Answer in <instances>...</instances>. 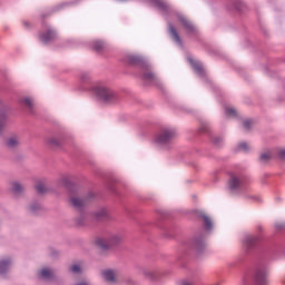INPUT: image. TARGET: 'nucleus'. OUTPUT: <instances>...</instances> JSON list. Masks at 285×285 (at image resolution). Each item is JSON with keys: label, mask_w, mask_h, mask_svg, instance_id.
I'll use <instances>...</instances> for the list:
<instances>
[{"label": "nucleus", "mask_w": 285, "mask_h": 285, "mask_svg": "<svg viewBox=\"0 0 285 285\" xmlns=\"http://www.w3.org/2000/svg\"><path fill=\"white\" fill-rule=\"evenodd\" d=\"M60 183L69 193L71 194L69 203L71 204L72 208H75L78 212L86 210V206L90 204L91 202H95V193L88 191L87 194L79 193V188L77 185H75L72 181H70V178L68 176H63L60 179Z\"/></svg>", "instance_id": "obj_1"}, {"label": "nucleus", "mask_w": 285, "mask_h": 285, "mask_svg": "<svg viewBox=\"0 0 285 285\" xmlns=\"http://www.w3.org/2000/svg\"><path fill=\"white\" fill-rule=\"evenodd\" d=\"M126 63L134 66L135 68H139L141 79H144V81L156 83L160 90H164V83L159 81V78H157V75H155V71H153V66L148 59H146V57L139 55H128L126 57Z\"/></svg>", "instance_id": "obj_2"}, {"label": "nucleus", "mask_w": 285, "mask_h": 285, "mask_svg": "<svg viewBox=\"0 0 285 285\" xmlns=\"http://www.w3.org/2000/svg\"><path fill=\"white\" fill-rule=\"evenodd\" d=\"M175 139H177V129L165 127L155 137V145L161 150H173L175 148Z\"/></svg>", "instance_id": "obj_3"}, {"label": "nucleus", "mask_w": 285, "mask_h": 285, "mask_svg": "<svg viewBox=\"0 0 285 285\" xmlns=\"http://www.w3.org/2000/svg\"><path fill=\"white\" fill-rule=\"evenodd\" d=\"M94 92L98 97L99 101H101V104H106L107 106L119 104L121 99L119 97V94H117V91L106 86L95 87Z\"/></svg>", "instance_id": "obj_4"}, {"label": "nucleus", "mask_w": 285, "mask_h": 285, "mask_svg": "<svg viewBox=\"0 0 285 285\" xmlns=\"http://www.w3.org/2000/svg\"><path fill=\"white\" fill-rule=\"evenodd\" d=\"M94 244L96 248H98V250H100V253L104 255L108 253V250H112V248L118 246V244H121V236L112 235L109 237H97Z\"/></svg>", "instance_id": "obj_5"}, {"label": "nucleus", "mask_w": 285, "mask_h": 285, "mask_svg": "<svg viewBox=\"0 0 285 285\" xmlns=\"http://www.w3.org/2000/svg\"><path fill=\"white\" fill-rule=\"evenodd\" d=\"M36 277L41 284H57L59 276L52 266L42 265L36 272Z\"/></svg>", "instance_id": "obj_6"}, {"label": "nucleus", "mask_w": 285, "mask_h": 285, "mask_svg": "<svg viewBox=\"0 0 285 285\" xmlns=\"http://www.w3.org/2000/svg\"><path fill=\"white\" fill-rule=\"evenodd\" d=\"M14 268V257L12 255L0 256V277L6 279Z\"/></svg>", "instance_id": "obj_7"}, {"label": "nucleus", "mask_w": 285, "mask_h": 285, "mask_svg": "<svg viewBox=\"0 0 285 285\" xmlns=\"http://www.w3.org/2000/svg\"><path fill=\"white\" fill-rule=\"evenodd\" d=\"M244 184H246V175L244 174H232L228 180V188L230 193H237L244 188Z\"/></svg>", "instance_id": "obj_8"}, {"label": "nucleus", "mask_w": 285, "mask_h": 285, "mask_svg": "<svg viewBox=\"0 0 285 285\" xmlns=\"http://www.w3.org/2000/svg\"><path fill=\"white\" fill-rule=\"evenodd\" d=\"M254 281L257 285H268V267L258 265L254 274Z\"/></svg>", "instance_id": "obj_9"}, {"label": "nucleus", "mask_w": 285, "mask_h": 285, "mask_svg": "<svg viewBox=\"0 0 285 285\" xmlns=\"http://www.w3.org/2000/svg\"><path fill=\"white\" fill-rule=\"evenodd\" d=\"M190 248L196 252V255H202V253L206 250V240L204 239V235H196L190 242Z\"/></svg>", "instance_id": "obj_10"}, {"label": "nucleus", "mask_w": 285, "mask_h": 285, "mask_svg": "<svg viewBox=\"0 0 285 285\" xmlns=\"http://www.w3.org/2000/svg\"><path fill=\"white\" fill-rule=\"evenodd\" d=\"M176 18L179 21L180 26L188 32V35H195L197 32V28L195 24L188 19V17L177 12Z\"/></svg>", "instance_id": "obj_11"}, {"label": "nucleus", "mask_w": 285, "mask_h": 285, "mask_svg": "<svg viewBox=\"0 0 285 285\" xmlns=\"http://www.w3.org/2000/svg\"><path fill=\"white\" fill-rule=\"evenodd\" d=\"M100 277L106 282L107 284H117L119 272L117 269H102L100 273Z\"/></svg>", "instance_id": "obj_12"}, {"label": "nucleus", "mask_w": 285, "mask_h": 285, "mask_svg": "<svg viewBox=\"0 0 285 285\" xmlns=\"http://www.w3.org/2000/svg\"><path fill=\"white\" fill-rule=\"evenodd\" d=\"M78 217L75 218L76 226L79 228H83L86 226H90V222H92V216L90 213H86V210H80Z\"/></svg>", "instance_id": "obj_13"}, {"label": "nucleus", "mask_w": 285, "mask_h": 285, "mask_svg": "<svg viewBox=\"0 0 285 285\" xmlns=\"http://www.w3.org/2000/svg\"><path fill=\"white\" fill-rule=\"evenodd\" d=\"M4 146L6 148H8V150H17V148L21 146V136L17 134L9 136L6 139Z\"/></svg>", "instance_id": "obj_14"}, {"label": "nucleus", "mask_w": 285, "mask_h": 285, "mask_svg": "<svg viewBox=\"0 0 285 285\" xmlns=\"http://www.w3.org/2000/svg\"><path fill=\"white\" fill-rule=\"evenodd\" d=\"M91 215V222H107V219H110V214H108V209L100 208L95 210L94 213H90Z\"/></svg>", "instance_id": "obj_15"}, {"label": "nucleus", "mask_w": 285, "mask_h": 285, "mask_svg": "<svg viewBox=\"0 0 285 285\" xmlns=\"http://www.w3.org/2000/svg\"><path fill=\"white\" fill-rule=\"evenodd\" d=\"M167 32L170 37V39L174 41V43H177V46H184V42L181 41V37L179 36V31H177V28L168 22V28H167Z\"/></svg>", "instance_id": "obj_16"}, {"label": "nucleus", "mask_w": 285, "mask_h": 285, "mask_svg": "<svg viewBox=\"0 0 285 285\" xmlns=\"http://www.w3.org/2000/svg\"><path fill=\"white\" fill-rule=\"evenodd\" d=\"M187 61L190 63L194 72H196V75H198L199 77H206V71L204 70V65H202V62H199L193 58H188Z\"/></svg>", "instance_id": "obj_17"}, {"label": "nucleus", "mask_w": 285, "mask_h": 285, "mask_svg": "<svg viewBox=\"0 0 285 285\" xmlns=\"http://www.w3.org/2000/svg\"><path fill=\"white\" fill-rule=\"evenodd\" d=\"M150 1L151 3H154V6H156V8H158V10H160V12H165L166 14H170V12H173V7H170L168 2L164 0H150Z\"/></svg>", "instance_id": "obj_18"}, {"label": "nucleus", "mask_w": 285, "mask_h": 285, "mask_svg": "<svg viewBox=\"0 0 285 285\" xmlns=\"http://www.w3.org/2000/svg\"><path fill=\"white\" fill-rule=\"evenodd\" d=\"M11 193L13 197H22V195L26 193V186H23L19 181H13L11 183Z\"/></svg>", "instance_id": "obj_19"}, {"label": "nucleus", "mask_w": 285, "mask_h": 285, "mask_svg": "<svg viewBox=\"0 0 285 285\" xmlns=\"http://www.w3.org/2000/svg\"><path fill=\"white\" fill-rule=\"evenodd\" d=\"M257 242H259V236L246 235L244 239V246L246 250H252L257 246Z\"/></svg>", "instance_id": "obj_20"}, {"label": "nucleus", "mask_w": 285, "mask_h": 285, "mask_svg": "<svg viewBox=\"0 0 285 285\" xmlns=\"http://www.w3.org/2000/svg\"><path fill=\"white\" fill-rule=\"evenodd\" d=\"M46 141L50 148H61L63 145V136H51L47 138Z\"/></svg>", "instance_id": "obj_21"}, {"label": "nucleus", "mask_w": 285, "mask_h": 285, "mask_svg": "<svg viewBox=\"0 0 285 285\" xmlns=\"http://www.w3.org/2000/svg\"><path fill=\"white\" fill-rule=\"evenodd\" d=\"M27 210L30 213V215H38L41 213V210H43V206H41L39 200H32L29 203Z\"/></svg>", "instance_id": "obj_22"}, {"label": "nucleus", "mask_w": 285, "mask_h": 285, "mask_svg": "<svg viewBox=\"0 0 285 285\" xmlns=\"http://www.w3.org/2000/svg\"><path fill=\"white\" fill-rule=\"evenodd\" d=\"M57 37V31L52 29H48L45 33L40 35V41L42 43H50Z\"/></svg>", "instance_id": "obj_23"}, {"label": "nucleus", "mask_w": 285, "mask_h": 285, "mask_svg": "<svg viewBox=\"0 0 285 285\" xmlns=\"http://www.w3.org/2000/svg\"><path fill=\"white\" fill-rule=\"evenodd\" d=\"M197 217L199 219H203V225L205 230H213V220L210 219V217H208L206 214H204V212H198L197 213Z\"/></svg>", "instance_id": "obj_24"}, {"label": "nucleus", "mask_w": 285, "mask_h": 285, "mask_svg": "<svg viewBox=\"0 0 285 285\" xmlns=\"http://www.w3.org/2000/svg\"><path fill=\"white\" fill-rule=\"evenodd\" d=\"M6 121H8V114L6 112V107L0 104V137L6 129Z\"/></svg>", "instance_id": "obj_25"}, {"label": "nucleus", "mask_w": 285, "mask_h": 285, "mask_svg": "<svg viewBox=\"0 0 285 285\" xmlns=\"http://www.w3.org/2000/svg\"><path fill=\"white\" fill-rule=\"evenodd\" d=\"M19 105L20 106H24L26 109L28 110V112H30L32 115V110L35 109V102H32L31 98H21L19 100Z\"/></svg>", "instance_id": "obj_26"}, {"label": "nucleus", "mask_w": 285, "mask_h": 285, "mask_svg": "<svg viewBox=\"0 0 285 285\" xmlns=\"http://www.w3.org/2000/svg\"><path fill=\"white\" fill-rule=\"evenodd\" d=\"M142 275L149 279V282H157V279H159V274L155 273V272H150L148 269H142Z\"/></svg>", "instance_id": "obj_27"}, {"label": "nucleus", "mask_w": 285, "mask_h": 285, "mask_svg": "<svg viewBox=\"0 0 285 285\" xmlns=\"http://www.w3.org/2000/svg\"><path fill=\"white\" fill-rule=\"evenodd\" d=\"M92 48L96 52H104V50H106V42L102 40H95L92 42Z\"/></svg>", "instance_id": "obj_28"}, {"label": "nucleus", "mask_w": 285, "mask_h": 285, "mask_svg": "<svg viewBox=\"0 0 285 285\" xmlns=\"http://www.w3.org/2000/svg\"><path fill=\"white\" fill-rule=\"evenodd\" d=\"M254 124H255V121H253V119L243 120L242 126H243L245 132H250V130H253Z\"/></svg>", "instance_id": "obj_29"}, {"label": "nucleus", "mask_w": 285, "mask_h": 285, "mask_svg": "<svg viewBox=\"0 0 285 285\" xmlns=\"http://www.w3.org/2000/svg\"><path fill=\"white\" fill-rule=\"evenodd\" d=\"M272 157L271 151H265L259 155L258 161H261V164H268Z\"/></svg>", "instance_id": "obj_30"}, {"label": "nucleus", "mask_w": 285, "mask_h": 285, "mask_svg": "<svg viewBox=\"0 0 285 285\" xmlns=\"http://www.w3.org/2000/svg\"><path fill=\"white\" fill-rule=\"evenodd\" d=\"M212 144L216 146V148H220V146H223L224 144V138L219 136H215L212 138Z\"/></svg>", "instance_id": "obj_31"}, {"label": "nucleus", "mask_w": 285, "mask_h": 285, "mask_svg": "<svg viewBox=\"0 0 285 285\" xmlns=\"http://www.w3.org/2000/svg\"><path fill=\"white\" fill-rule=\"evenodd\" d=\"M75 2H62L56 7H53L52 12H59V10H63L67 6H72Z\"/></svg>", "instance_id": "obj_32"}, {"label": "nucleus", "mask_w": 285, "mask_h": 285, "mask_svg": "<svg viewBox=\"0 0 285 285\" xmlns=\"http://www.w3.org/2000/svg\"><path fill=\"white\" fill-rule=\"evenodd\" d=\"M80 81H82L83 83H87V81H90V73L82 71L80 73Z\"/></svg>", "instance_id": "obj_33"}, {"label": "nucleus", "mask_w": 285, "mask_h": 285, "mask_svg": "<svg viewBox=\"0 0 285 285\" xmlns=\"http://www.w3.org/2000/svg\"><path fill=\"white\" fill-rule=\"evenodd\" d=\"M200 132H204L205 135L210 134V125L208 124H203L202 127L199 128Z\"/></svg>", "instance_id": "obj_34"}, {"label": "nucleus", "mask_w": 285, "mask_h": 285, "mask_svg": "<svg viewBox=\"0 0 285 285\" xmlns=\"http://www.w3.org/2000/svg\"><path fill=\"white\" fill-rule=\"evenodd\" d=\"M49 255H50V257H53V259H57V257H59V255H60V252L57 250V249L53 248V247H50V248H49Z\"/></svg>", "instance_id": "obj_35"}, {"label": "nucleus", "mask_w": 285, "mask_h": 285, "mask_svg": "<svg viewBox=\"0 0 285 285\" xmlns=\"http://www.w3.org/2000/svg\"><path fill=\"white\" fill-rule=\"evenodd\" d=\"M277 159L281 161H285V148H281L277 150Z\"/></svg>", "instance_id": "obj_36"}, {"label": "nucleus", "mask_w": 285, "mask_h": 285, "mask_svg": "<svg viewBox=\"0 0 285 285\" xmlns=\"http://www.w3.org/2000/svg\"><path fill=\"white\" fill-rule=\"evenodd\" d=\"M36 190L37 193H39V195H43L46 193V186H43V184L40 183L36 186Z\"/></svg>", "instance_id": "obj_37"}, {"label": "nucleus", "mask_w": 285, "mask_h": 285, "mask_svg": "<svg viewBox=\"0 0 285 285\" xmlns=\"http://www.w3.org/2000/svg\"><path fill=\"white\" fill-rule=\"evenodd\" d=\"M238 150H244V153H248V150H250V147H248V144L246 142H240L238 145Z\"/></svg>", "instance_id": "obj_38"}, {"label": "nucleus", "mask_w": 285, "mask_h": 285, "mask_svg": "<svg viewBox=\"0 0 285 285\" xmlns=\"http://www.w3.org/2000/svg\"><path fill=\"white\" fill-rule=\"evenodd\" d=\"M225 112H226V115L233 116V117H235L237 115V111L235 110V108H229V107H227L225 109Z\"/></svg>", "instance_id": "obj_39"}, {"label": "nucleus", "mask_w": 285, "mask_h": 285, "mask_svg": "<svg viewBox=\"0 0 285 285\" xmlns=\"http://www.w3.org/2000/svg\"><path fill=\"white\" fill-rule=\"evenodd\" d=\"M234 8H236V10H244V3L240 0H237L234 3Z\"/></svg>", "instance_id": "obj_40"}, {"label": "nucleus", "mask_w": 285, "mask_h": 285, "mask_svg": "<svg viewBox=\"0 0 285 285\" xmlns=\"http://www.w3.org/2000/svg\"><path fill=\"white\" fill-rule=\"evenodd\" d=\"M71 271H72V273L79 274V273H81V266H79V265H73V266L71 267Z\"/></svg>", "instance_id": "obj_41"}, {"label": "nucleus", "mask_w": 285, "mask_h": 285, "mask_svg": "<svg viewBox=\"0 0 285 285\" xmlns=\"http://www.w3.org/2000/svg\"><path fill=\"white\" fill-rule=\"evenodd\" d=\"M275 228H276V230H284L285 224L284 223H276Z\"/></svg>", "instance_id": "obj_42"}, {"label": "nucleus", "mask_w": 285, "mask_h": 285, "mask_svg": "<svg viewBox=\"0 0 285 285\" xmlns=\"http://www.w3.org/2000/svg\"><path fill=\"white\" fill-rule=\"evenodd\" d=\"M181 285H195V284L185 282V283H183Z\"/></svg>", "instance_id": "obj_43"}, {"label": "nucleus", "mask_w": 285, "mask_h": 285, "mask_svg": "<svg viewBox=\"0 0 285 285\" xmlns=\"http://www.w3.org/2000/svg\"><path fill=\"white\" fill-rule=\"evenodd\" d=\"M23 26H26L28 28V21H23Z\"/></svg>", "instance_id": "obj_44"}, {"label": "nucleus", "mask_w": 285, "mask_h": 285, "mask_svg": "<svg viewBox=\"0 0 285 285\" xmlns=\"http://www.w3.org/2000/svg\"><path fill=\"white\" fill-rule=\"evenodd\" d=\"M118 1H128V0H118Z\"/></svg>", "instance_id": "obj_45"}, {"label": "nucleus", "mask_w": 285, "mask_h": 285, "mask_svg": "<svg viewBox=\"0 0 285 285\" xmlns=\"http://www.w3.org/2000/svg\"><path fill=\"white\" fill-rule=\"evenodd\" d=\"M111 193H115V189H111Z\"/></svg>", "instance_id": "obj_46"}]
</instances>
